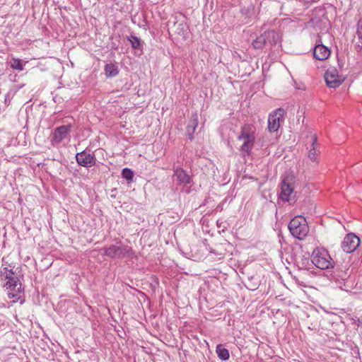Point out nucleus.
<instances>
[{
	"label": "nucleus",
	"mask_w": 362,
	"mask_h": 362,
	"mask_svg": "<svg viewBox=\"0 0 362 362\" xmlns=\"http://www.w3.org/2000/svg\"><path fill=\"white\" fill-rule=\"evenodd\" d=\"M2 267L0 274L2 279L6 280L4 287L11 303L21 300L23 296V288L21 279L22 276L13 271L14 267L8 264L4 257L2 258Z\"/></svg>",
	"instance_id": "nucleus-1"
},
{
	"label": "nucleus",
	"mask_w": 362,
	"mask_h": 362,
	"mask_svg": "<svg viewBox=\"0 0 362 362\" xmlns=\"http://www.w3.org/2000/svg\"><path fill=\"white\" fill-rule=\"evenodd\" d=\"M279 39L280 37L277 32L274 30H268L253 40L252 45L256 49H271L279 42Z\"/></svg>",
	"instance_id": "nucleus-2"
},
{
	"label": "nucleus",
	"mask_w": 362,
	"mask_h": 362,
	"mask_svg": "<svg viewBox=\"0 0 362 362\" xmlns=\"http://www.w3.org/2000/svg\"><path fill=\"white\" fill-rule=\"evenodd\" d=\"M103 255L112 259H123L125 257H133L134 252L130 247L124 245L120 241L103 248Z\"/></svg>",
	"instance_id": "nucleus-3"
},
{
	"label": "nucleus",
	"mask_w": 362,
	"mask_h": 362,
	"mask_svg": "<svg viewBox=\"0 0 362 362\" xmlns=\"http://www.w3.org/2000/svg\"><path fill=\"white\" fill-rule=\"evenodd\" d=\"M312 263L320 269L333 268L334 261L328 251L323 247H316L312 253Z\"/></svg>",
	"instance_id": "nucleus-4"
},
{
	"label": "nucleus",
	"mask_w": 362,
	"mask_h": 362,
	"mask_svg": "<svg viewBox=\"0 0 362 362\" xmlns=\"http://www.w3.org/2000/svg\"><path fill=\"white\" fill-rule=\"evenodd\" d=\"M288 227L291 235L300 240H304L309 232L307 221L301 216H296L291 219Z\"/></svg>",
	"instance_id": "nucleus-5"
},
{
	"label": "nucleus",
	"mask_w": 362,
	"mask_h": 362,
	"mask_svg": "<svg viewBox=\"0 0 362 362\" xmlns=\"http://www.w3.org/2000/svg\"><path fill=\"white\" fill-rule=\"evenodd\" d=\"M76 160L79 165L88 168L95 166L97 160L94 153L91 152L90 149L86 148L76 154Z\"/></svg>",
	"instance_id": "nucleus-6"
},
{
	"label": "nucleus",
	"mask_w": 362,
	"mask_h": 362,
	"mask_svg": "<svg viewBox=\"0 0 362 362\" xmlns=\"http://www.w3.org/2000/svg\"><path fill=\"white\" fill-rule=\"evenodd\" d=\"M285 110L277 108L271 112L268 118V129L270 132H276L280 127L281 122L284 119Z\"/></svg>",
	"instance_id": "nucleus-7"
},
{
	"label": "nucleus",
	"mask_w": 362,
	"mask_h": 362,
	"mask_svg": "<svg viewBox=\"0 0 362 362\" xmlns=\"http://www.w3.org/2000/svg\"><path fill=\"white\" fill-rule=\"evenodd\" d=\"M173 177L176 178L177 184L183 187H190L193 183L192 177L180 166H173Z\"/></svg>",
	"instance_id": "nucleus-8"
},
{
	"label": "nucleus",
	"mask_w": 362,
	"mask_h": 362,
	"mask_svg": "<svg viewBox=\"0 0 362 362\" xmlns=\"http://www.w3.org/2000/svg\"><path fill=\"white\" fill-rule=\"evenodd\" d=\"M325 80L328 87L335 88L344 82V78L339 74L336 68L331 67L326 71Z\"/></svg>",
	"instance_id": "nucleus-9"
},
{
	"label": "nucleus",
	"mask_w": 362,
	"mask_h": 362,
	"mask_svg": "<svg viewBox=\"0 0 362 362\" xmlns=\"http://www.w3.org/2000/svg\"><path fill=\"white\" fill-rule=\"evenodd\" d=\"M281 191L279 194V199L283 202H296L294 188L286 179L281 182Z\"/></svg>",
	"instance_id": "nucleus-10"
},
{
	"label": "nucleus",
	"mask_w": 362,
	"mask_h": 362,
	"mask_svg": "<svg viewBox=\"0 0 362 362\" xmlns=\"http://www.w3.org/2000/svg\"><path fill=\"white\" fill-rule=\"evenodd\" d=\"M71 125H62L57 127L52 134L51 143L52 146L59 145L69 134Z\"/></svg>",
	"instance_id": "nucleus-11"
},
{
	"label": "nucleus",
	"mask_w": 362,
	"mask_h": 362,
	"mask_svg": "<svg viewBox=\"0 0 362 362\" xmlns=\"http://www.w3.org/2000/svg\"><path fill=\"white\" fill-rule=\"evenodd\" d=\"M360 239L354 233H348L341 243V248L346 253L354 252L360 245Z\"/></svg>",
	"instance_id": "nucleus-12"
},
{
	"label": "nucleus",
	"mask_w": 362,
	"mask_h": 362,
	"mask_svg": "<svg viewBox=\"0 0 362 362\" xmlns=\"http://www.w3.org/2000/svg\"><path fill=\"white\" fill-rule=\"evenodd\" d=\"M330 54V49L322 45H317L313 49V56L314 57L320 61H323L327 59Z\"/></svg>",
	"instance_id": "nucleus-13"
},
{
	"label": "nucleus",
	"mask_w": 362,
	"mask_h": 362,
	"mask_svg": "<svg viewBox=\"0 0 362 362\" xmlns=\"http://www.w3.org/2000/svg\"><path fill=\"white\" fill-rule=\"evenodd\" d=\"M198 126V115L194 112L192 115V117L187 126V136L189 140L194 139V133Z\"/></svg>",
	"instance_id": "nucleus-14"
},
{
	"label": "nucleus",
	"mask_w": 362,
	"mask_h": 362,
	"mask_svg": "<svg viewBox=\"0 0 362 362\" xmlns=\"http://www.w3.org/2000/svg\"><path fill=\"white\" fill-rule=\"evenodd\" d=\"M239 141H255V136L254 131L250 126L245 125L241 128L240 134L238 136Z\"/></svg>",
	"instance_id": "nucleus-15"
},
{
	"label": "nucleus",
	"mask_w": 362,
	"mask_h": 362,
	"mask_svg": "<svg viewBox=\"0 0 362 362\" xmlns=\"http://www.w3.org/2000/svg\"><path fill=\"white\" fill-rule=\"evenodd\" d=\"M312 259L304 255L300 256L296 260V265L300 270H309L312 265Z\"/></svg>",
	"instance_id": "nucleus-16"
},
{
	"label": "nucleus",
	"mask_w": 362,
	"mask_h": 362,
	"mask_svg": "<svg viewBox=\"0 0 362 362\" xmlns=\"http://www.w3.org/2000/svg\"><path fill=\"white\" fill-rule=\"evenodd\" d=\"M104 71L107 78L115 77L119 74V68L116 63H109L105 64Z\"/></svg>",
	"instance_id": "nucleus-17"
},
{
	"label": "nucleus",
	"mask_w": 362,
	"mask_h": 362,
	"mask_svg": "<svg viewBox=\"0 0 362 362\" xmlns=\"http://www.w3.org/2000/svg\"><path fill=\"white\" fill-rule=\"evenodd\" d=\"M127 40L130 42L132 49L140 51L143 50L144 43L137 36L132 34L127 37Z\"/></svg>",
	"instance_id": "nucleus-18"
},
{
	"label": "nucleus",
	"mask_w": 362,
	"mask_h": 362,
	"mask_svg": "<svg viewBox=\"0 0 362 362\" xmlns=\"http://www.w3.org/2000/svg\"><path fill=\"white\" fill-rule=\"evenodd\" d=\"M243 143L240 146V151L241 155L243 157H246L250 155L252 149L253 148L255 141H243Z\"/></svg>",
	"instance_id": "nucleus-19"
},
{
	"label": "nucleus",
	"mask_w": 362,
	"mask_h": 362,
	"mask_svg": "<svg viewBox=\"0 0 362 362\" xmlns=\"http://www.w3.org/2000/svg\"><path fill=\"white\" fill-rule=\"evenodd\" d=\"M317 137L315 135L312 136V145L311 148L309 150L308 152V157L310 159L313 161H315L317 160Z\"/></svg>",
	"instance_id": "nucleus-20"
},
{
	"label": "nucleus",
	"mask_w": 362,
	"mask_h": 362,
	"mask_svg": "<svg viewBox=\"0 0 362 362\" xmlns=\"http://www.w3.org/2000/svg\"><path fill=\"white\" fill-rule=\"evenodd\" d=\"M218 357L222 361H227L230 357L229 351L222 344H218L216 348Z\"/></svg>",
	"instance_id": "nucleus-21"
},
{
	"label": "nucleus",
	"mask_w": 362,
	"mask_h": 362,
	"mask_svg": "<svg viewBox=\"0 0 362 362\" xmlns=\"http://www.w3.org/2000/svg\"><path fill=\"white\" fill-rule=\"evenodd\" d=\"M174 25L176 27L175 33L182 37H185L187 33L186 24L183 22H175Z\"/></svg>",
	"instance_id": "nucleus-22"
},
{
	"label": "nucleus",
	"mask_w": 362,
	"mask_h": 362,
	"mask_svg": "<svg viewBox=\"0 0 362 362\" xmlns=\"http://www.w3.org/2000/svg\"><path fill=\"white\" fill-rule=\"evenodd\" d=\"M11 67L13 69L21 71L24 69V64L21 59L18 58H13L11 61Z\"/></svg>",
	"instance_id": "nucleus-23"
},
{
	"label": "nucleus",
	"mask_w": 362,
	"mask_h": 362,
	"mask_svg": "<svg viewBox=\"0 0 362 362\" xmlns=\"http://www.w3.org/2000/svg\"><path fill=\"white\" fill-rule=\"evenodd\" d=\"M122 176L127 181H132L134 177V173L131 169L125 168L122 171Z\"/></svg>",
	"instance_id": "nucleus-24"
},
{
	"label": "nucleus",
	"mask_w": 362,
	"mask_h": 362,
	"mask_svg": "<svg viewBox=\"0 0 362 362\" xmlns=\"http://www.w3.org/2000/svg\"><path fill=\"white\" fill-rule=\"evenodd\" d=\"M12 98H13L12 94L11 93H7L4 95V100L3 103L2 104L0 103V107H2L3 109H5L6 107H7L11 104Z\"/></svg>",
	"instance_id": "nucleus-25"
},
{
	"label": "nucleus",
	"mask_w": 362,
	"mask_h": 362,
	"mask_svg": "<svg viewBox=\"0 0 362 362\" xmlns=\"http://www.w3.org/2000/svg\"><path fill=\"white\" fill-rule=\"evenodd\" d=\"M349 319L352 322V325L357 326L358 327H360L361 323L362 322L361 317H358L356 316H351L349 317Z\"/></svg>",
	"instance_id": "nucleus-26"
},
{
	"label": "nucleus",
	"mask_w": 362,
	"mask_h": 362,
	"mask_svg": "<svg viewBox=\"0 0 362 362\" xmlns=\"http://www.w3.org/2000/svg\"><path fill=\"white\" fill-rule=\"evenodd\" d=\"M357 35L359 39L362 40V23L359 22L357 26V31H356Z\"/></svg>",
	"instance_id": "nucleus-27"
},
{
	"label": "nucleus",
	"mask_w": 362,
	"mask_h": 362,
	"mask_svg": "<svg viewBox=\"0 0 362 362\" xmlns=\"http://www.w3.org/2000/svg\"><path fill=\"white\" fill-rule=\"evenodd\" d=\"M339 276L342 279H346L348 276H349V274L346 273V272H343L341 275H339Z\"/></svg>",
	"instance_id": "nucleus-28"
},
{
	"label": "nucleus",
	"mask_w": 362,
	"mask_h": 362,
	"mask_svg": "<svg viewBox=\"0 0 362 362\" xmlns=\"http://www.w3.org/2000/svg\"><path fill=\"white\" fill-rule=\"evenodd\" d=\"M10 307V305H6L4 303H0V308H9Z\"/></svg>",
	"instance_id": "nucleus-29"
},
{
	"label": "nucleus",
	"mask_w": 362,
	"mask_h": 362,
	"mask_svg": "<svg viewBox=\"0 0 362 362\" xmlns=\"http://www.w3.org/2000/svg\"><path fill=\"white\" fill-rule=\"evenodd\" d=\"M361 49H362V42H361V45H357V49H358V51H360Z\"/></svg>",
	"instance_id": "nucleus-30"
},
{
	"label": "nucleus",
	"mask_w": 362,
	"mask_h": 362,
	"mask_svg": "<svg viewBox=\"0 0 362 362\" xmlns=\"http://www.w3.org/2000/svg\"><path fill=\"white\" fill-rule=\"evenodd\" d=\"M186 192H187V193H189V192H190V189H187L186 190Z\"/></svg>",
	"instance_id": "nucleus-31"
}]
</instances>
